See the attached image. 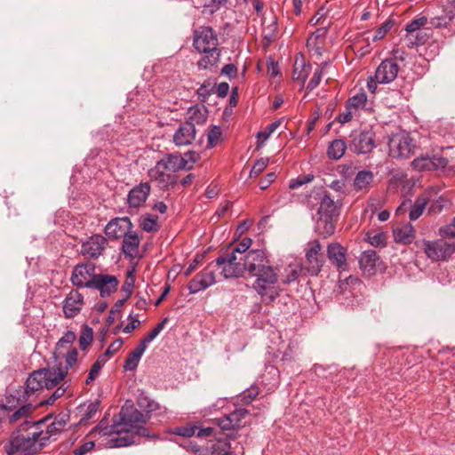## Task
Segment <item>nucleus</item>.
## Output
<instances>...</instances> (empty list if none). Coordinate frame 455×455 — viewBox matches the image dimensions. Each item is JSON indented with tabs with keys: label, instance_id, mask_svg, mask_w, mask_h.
I'll list each match as a JSON object with an SVG mask.
<instances>
[{
	"label": "nucleus",
	"instance_id": "obj_1",
	"mask_svg": "<svg viewBox=\"0 0 455 455\" xmlns=\"http://www.w3.org/2000/svg\"><path fill=\"white\" fill-rule=\"evenodd\" d=\"M138 405L145 411V413L132 405L123 408L119 413V419H115L112 425L107 426L104 420H101L90 432V435L99 434L110 437L107 443L109 448L131 445L135 443L134 435L148 436L149 431L144 425L150 419L149 412L156 409V403L146 396H140Z\"/></svg>",
	"mask_w": 455,
	"mask_h": 455
},
{
	"label": "nucleus",
	"instance_id": "obj_2",
	"mask_svg": "<svg viewBox=\"0 0 455 455\" xmlns=\"http://www.w3.org/2000/svg\"><path fill=\"white\" fill-rule=\"evenodd\" d=\"M44 425V420L23 421L12 432L4 446L7 455H35L47 443V437L42 436Z\"/></svg>",
	"mask_w": 455,
	"mask_h": 455
},
{
	"label": "nucleus",
	"instance_id": "obj_3",
	"mask_svg": "<svg viewBox=\"0 0 455 455\" xmlns=\"http://www.w3.org/2000/svg\"><path fill=\"white\" fill-rule=\"evenodd\" d=\"M77 350L75 347L69 349L66 355V365L44 368L32 372L27 379L25 392L28 395L43 388L52 389L62 381L68 373L69 367H72L77 361Z\"/></svg>",
	"mask_w": 455,
	"mask_h": 455
},
{
	"label": "nucleus",
	"instance_id": "obj_4",
	"mask_svg": "<svg viewBox=\"0 0 455 455\" xmlns=\"http://www.w3.org/2000/svg\"><path fill=\"white\" fill-rule=\"evenodd\" d=\"M265 263H268L267 251L258 240V294L268 304L278 297L279 290L275 285L277 282L275 270Z\"/></svg>",
	"mask_w": 455,
	"mask_h": 455
},
{
	"label": "nucleus",
	"instance_id": "obj_5",
	"mask_svg": "<svg viewBox=\"0 0 455 455\" xmlns=\"http://www.w3.org/2000/svg\"><path fill=\"white\" fill-rule=\"evenodd\" d=\"M256 253L254 251H250L248 255L245 256L244 262L239 260L228 251L218 257L213 263L217 269L220 270V275L225 278H234L239 276H254L256 269Z\"/></svg>",
	"mask_w": 455,
	"mask_h": 455
},
{
	"label": "nucleus",
	"instance_id": "obj_6",
	"mask_svg": "<svg viewBox=\"0 0 455 455\" xmlns=\"http://www.w3.org/2000/svg\"><path fill=\"white\" fill-rule=\"evenodd\" d=\"M181 156L169 154L156 162V165L150 168L148 175L151 181H155L161 188H168L177 182L176 172L180 171L182 165Z\"/></svg>",
	"mask_w": 455,
	"mask_h": 455
},
{
	"label": "nucleus",
	"instance_id": "obj_7",
	"mask_svg": "<svg viewBox=\"0 0 455 455\" xmlns=\"http://www.w3.org/2000/svg\"><path fill=\"white\" fill-rule=\"evenodd\" d=\"M415 144L404 131L393 134L388 141L389 156L393 158H408L413 153Z\"/></svg>",
	"mask_w": 455,
	"mask_h": 455
},
{
	"label": "nucleus",
	"instance_id": "obj_8",
	"mask_svg": "<svg viewBox=\"0 0 455 455\" xmlns=\"http://www.w3.org/2000/svg\"><path fill=\"white\" fill-rule=\"evenodd\" d=\"M305 270L311 276L318 275L325 262L323 246L318 240H313L307 243L305 249Z\"/></svg>",
	"mask_w": 455,
	"mask_h": 455
},
{
	"label": "nucleus",
	"instance_id": "obj_9",
	"mask_svg": "<svg viewBox=\"0 0 455 455\" xmlns=\"http://www.w3.org/2000/svg\"><path fill=\"white\" fill-rule=\"evenodd\" d=\"M348 148L356 154L370 153L375 147V135L369 131H354L349 136Z\"/></svg>",
	"mask_w": 455,
	"mask_h": 455
},
{
	"label": "nucleus",
	"instance_id": "obj_10",
	"mask_svg": "<svg viewBox=\"0 0 455 455\" xmlns=\"http://www.w3.org/2000/svg\"><path fill=\"white\" fill-rule=\"evenodd\" d=\"M422 243L426 255L432 260H444L455 251V247L444 240H423Z\"/></svg>",
	"mask_w": 455,
	"mask_h": 455
},
{
	"label": "nucleus",
	"instance_id": "obj_11",
	"mask_svg": "<svg viewBox=\"0 0 455 455\" xmlns=\"http://www.w3.org/2000/svg\"><path fill=\"white\" fill-rule=\"evenodd\" d=\"M295 348L296 344H286L278 333L274 332L272 344L267 347V354L275 359L280 357L281 361H291L293 359Z\"/></svg>",
	"mask_w": 455,
	"mask_h": 455
},
{
	"label": "nucleus",
	"instance_id": "obj_12",
	"mask_svg": "<svg viewBox=\"0 0 455 455\" xmlns=\"http://www.w3.org/2000/svg\"><path fill=\"white\" fill-rule=\"evenodd\" d=\"M95 273V265L91 262L79 264L73 269L70 281L76 287L92 288L90 285L93 282Z\"/></svg>",
	"mask_w": 455,
	"mask_h": 455
},
{
	"label": "nucleus",
	"instance_id": "obj_13",
	"mask_svg": "<svg viewBox=\"0 0 455 455\" xmlns=\"http://www.w3.org/2000/svg\"><path fill=\"white\" fill-rule=\"evenodd\" d=\"M215 268L214 264L211 263L196 275L188 285L189 292L194 294L214 284L216 282Z\"/></svg>",
	"mask_w": 455,
	"mask_h": 455
},
{
	"label": "nucleus",
	"instance_id": "obj_14",
	"mask_svg": "<svg viewBox=\"0 0 455 455\" xmlns=\"http://www.w3.org/2000/svg\"><path fill=\"white\" fill-rule=\"evenodd\" d=\"M193 44L198 52H209L217 49L218 39L209 27H202L195 31Z\"/></svg>",
	"mask_w": 455,
	"mask_h": 455
},
{
	"label": "nucleus",
	"instance_id": "obj_15",
	"mask_svg": "<svg viewBox=\"0 0 455 455\" xmlns=\"http://www.w3.org/2000/svg\"><path fill=\"white\" fill-rule=\"evenodd\" d=\"M434 191L431 188L428 191H426L424 194L420 195L417 197L414 204H411L410 200L404 201L396 210V213H403L406 211L407 208H410L409 218L411 220H418L421 214L423 213L427 204L430 200V196L432 192Z\"/></svg>",
	"mask_w": 455,
	"mask_h": 455
},
{
	"label": "nucleus",
	"instance_id": "obj_16",
	"mask_svg": "<svg viewBox=\"0 0 455 455\" xmlns=\"http://www.w3.org/2000/svg\"><path fill=\"white\" fill-rule=\"evenodd\" d=\"M248 411L244 408L235 409L217 419L219 427L225 431L235 430L246 424Z\"/></svg>",
	"mask_w": 455,
	"mask_h": 455
},
{
	"label": "nucleus",
	"instance_id": "obj_17",
	"mask_svg": "<svg viewBox=\"0 0 455 455\" xmlns=\"http://www.w3.org/2000/svg\"><path fill=\"white\" fill-rule=\"evenodd\" d=\"M132 228L133 225L131 220L128 217H123L110 220L106 225L104 232L109 239L119 240Z\"/></svg>",
	"mask_w": 455,
	"mask_h": 455
},
{
	"label": "nucleus",
	"instance_id": "obj_18",
	"mask_svg": "<svg viewBox=\"0 0 455 455\" xmlns=\"http://www.w3.org/2000/svg\"><path fill=\"white\" fill-rule=\"evenodd\" d=\"M106 245L107 240L103 235H94L82 243L81 253L87 259H97L102 254Z\"/></svg>",
	"mask_w": 455,
	"mask_h": 455
},
{
	"label": "nucleus",
	"instance_id": "obj_19",
	"mask_svg": "<svg viewBox=\"0 0 455 455\" xmlns=\"http://www.w3.org/2000/svg\"><path fill=\"white\" fill-rule=\"evenodd\" d=\"M399 66L394 59H386L381 61L375 71V78L379 84H389L398 75Z\"/></svg>",
	"mask_w": 455,
	"mask_h": 455
},
{
	"label": "nucleus",
	"instance_id": "obj_20",
	"mask_svg": "<svg viewBox=\"0 0 455 455\" xmlns=\"http://www.w3.org/2000/svg\"><path fill=\"white\" fill-rule=\"evenodd\" d=\"M326 251L328 259L338 271L347 270V251L344 246L339 243H331L328 244Z\"/></svg>",
	"mask_w": 455,
	"mask_h": 455
},
{
	"label": "nucleus",
	"instance_id": "obj_21",
	"mask_svg": "<svg viewBox=\"0 0 455 455\" xmlns=\"http://www.w3.org/2000/svg\"><path fill=\"white\" fill-rule=\"evenodd\" d=\"M151 191V187L148 182H141L132 188L127 196V204L129 209L138 210L147 201Z\"/></svg>",
	"mask_w": 455,
	"mask_h": 455
},
{
	"label": "nucleus",
	"instance_id": "obj_22",
	"mask_svg": "<svg viewBox=\"0 0 455 455\" xmlns=\"http://www.w3.org/2000/svg\"><path fill=\"white\" fill-rule=\"evenodd\" d=\"M84 296L76 290H72L62 303V310L66 318L77 315L84 307Z\"/></svg>",
	"mask_w": 455,
	"mask_h": 455
},
{
	"label": "nucleus",
	"instance_id": "obj_23",
	"mask_svg": "<svg viewBox=\"0 0 455 455\" xmlns=\"http://www.w3.org/2000/svg\"><path fill=\"white\" fill-rule=\"evenodd\" d=\"M90 285L97 289L101 297H108L117 290L118 280L114 275H97L93 276V282Z\"/></svg>",
	"mask_w": 455,
	"mask_h": 455
},
{
	"label": "nucleus",
	"instance_id": "obj_24",
	"mask_svg": "<svg viewBox=\"0 0 455 455\" xmlns=\"http://www.w3.org/2000/svg\"><path fill=\"white\" fill-rule=\"evenodd\" d=\"M196 127L191 122H185L180 125L173 134V142L178 147L188 146L196 139Z\"/></svg>",
	"mask_w": 455,
	"mask_h": 455
},
{
	"label": "nucleus",
	"instance_id": "obj_25",
	"mask_svg": "<svg viewBox=\"0 0 455 455\" xmlns=\"http://www.w3.org/2000/svg\"><path fill=\"white\" fill-rule=\"evenodd\" d=\"M341 203L339 198L335 199L327 192L323 194L320 200L318 215L328 218H337L339 214Z\"/></svg>",
	"mask_w": 455,
	"mask_h": 455
},
{
	"label": "nucleus",
	"instance_id": "obj_26",
	"mask_svg": "<svg viewBox=\"0 0 455 455\" xmlns=\"http://www.w3.org/2000/svg\"><path fill=\"white\" fill-rule=\"evenodd\" d=\"M140 243V238L138 234L130 229L123 237L122 251L124 254L130 259H134L138 255Z\"/></svg>",
	"mask_w": 455,
	"mask_h": 455
},
{
	"label": "nucleus",
	"instance_id": "obj_27",
	"mask_svg": "<svg viewBox=\"0 0 455 455\" xmlns=\"http://www.w3.org/2000/svg\"><path fill=\"white\" fill-rule=\"evenodd\" d=\"M378 260L379 256L375 251H365L362 253L359 259L360 268L367 275H373L375 274L376 263Z\"/></svg>",
	"mask_w": 455,
	"mask_h": 455
},
{
	"label": "nucleus",
	"instance_id": "obj_28",
	"mask_svg": "<svg viewBox=\"0 0 455 455\" xmlns=\"http://www.w3.org/2000/svg\"><path fill=\"white\" fill-rule=\"evenodd\" d=\"M395 241L402 244H410L415 237L414 228L411 223L396 227L393 230Z\"/></svg>",
	"mask_w": 455,
	"mask_h": 455
},
{
	"label": "nucleus",
	"instance_id": "obj_29",
	"mask_svg": "<svg viewBox=\"0 0 455 455\" xmlns=\"http://www.w3.org/2000/svg\"><path fill=\"white\" fill-rule=\"evenodd\" d=\"M204 55L198 61L197 65L200 69H210L217 68L220 60V52L218 49L210 50L209 52H202Z\"/></svg>",
	"mask_w": 455,
	"mask_h": 455
},
{
	"label": "nucleus",
	"instance_id": "obj_30",
	"mask_svg": "<svg viewBox=\"0 0 455 455\" xmlns=\"http://www.w3.org/2000/svg\"><path fill=\"white\" fill-rule=\"evenodd\" d=\"M67 424V419H66V415H59L58 417H56L53 421L49 424L47 427H46V429H43V434H45V435H42V436H46L47 437V442L50 441V439L60 434L65 427Z\"/></svg>",
	"mask_w": 455,
	"mask_h": 455
},
{
	"label": "nucleus",
	"instance_id": "obj_31",
	"mask_svg": "<svg viewBox=\"0 0 455 455\" xmlns=\"http://www.w3.org/2000/svg\"><path fill=\"white\" fill-rule=\"evenodd\" d=\"M146 349L140 344L127 355L124 360V371H132L137 369Z\"/></svg>",
	"mask_w": 455,
	"mask_h": 455
},
{
	"label": "nucleus",
	"instance_id": "obj_32",
	"mask_svg": "<svg viewBox=\"0 0 455 455\" xmlns=\"http://www.w3.org/2000/svg\"><path fill=\"white\" fill-rule=\"evenodd\" d=\"M316 229L324 238L331 236L335 231V218L319 216Z\"/></svg>",
	"mask_w": 455,
	"mask_h": 455
},
{
	"label": "nucleus",
	"instance_id": "obj_33",
	"mask_svg": "<svg viewBox=\"0 0 455 455\" xmlns=\"http://www.w3.org/2000/svg\"><path fill=\"white\" fill-rule=\"evenodd\" d=\"M302 269L303 267L300 262L295 260L294 262L290 263L284 268L283 283L289 284L296 281L300 275Z\"/></svg>",
	"mask_w": 455,
	"mask_h": 455
},
{
	"label": "nucleus",
	"instance_id": "obj_34",
	"mask_svg": "<svg viewBox=\"0 0 455 455\" xmlns=\"http://www.w3.org/2000/svg\"><path fill=\"white\" fill-rule=\"evenodd\" d=\"M282 123V118L277 119L267 125L260 132H258V149L265 144V142L271 137V135L280 127Z\"/></svg>",
	"mask_w": 455,
	"mask_h": 455
},
{
	"label": "nucleus",
	"instance_id": "obj_35",
	"mask_svg": "<svg viewBox=\"0 0 455 455\" xmlns=\"http://www.w3.org/2000/svg\"><path fill=\"white\" fill-rule=\"evenodd\" d=\"M346 149L347 144L343 140H334L327 149V155L331 159L339 160L344 156Z\"/></svg>",
	"mask_w": 455,
	"mask_h": 455
},
{
	"label": "nucleus",
	"instance_id": "obj_36",
	"mask_svg": "<svg viewBox=\"0 0 455 455\" xmlns=\"http://www.w3.org/2000/svg\"><path fill=\"white\" fill-rule=\"evenodd\" d=\"M373 177L371 171H360L354 180L355 188L356 190L367 189L373 181Z\"/></svg>",
	"mask_w": 455,
	"mask_h": 455
},
{
	"label": "nucleus",
	"instance_id": "obj_37",
	"mask_svg": "<svg viewBox=\"0 0 455 455\" xmlns=\"http://www.w3.org/2000/svg\"><path fill=\"white\" fill-rule=\"evenodd\" d=\"M188 115L189 119L188 122H191L194 124H203L207 119L206 109L204 106L200 107L196 105L189 108Z\"/></svg>",
	"mask_w": 455,
	"mask_h": 455
},
{
	"label": "nucleus",
	"instance_id": "obj_38",
	"mask_svg": "<svg viewBox=\"0 0 455 455\" xmlns=\"http://www.w3.org/2000/svg\"><path fill=\"white\" fill-rule=\"evenodd\" d=\"M367 102V95L365 92L356 93L355 95L350 97L346 105L347 108H350L355 111V113L358 112L361 109H363Z\"/></svg>",
	"mask_w": 455,
	"mask_h": 455
},
{
	"label": "nucleus",
	"instance_id": "obj_39",
	"mask_svg": "<svg viewBox=\"0 0 455 455\" xmlns=\"http://www.w3.org/2000/svg\"><path fill=\"white\" fill-rule=\"evenodd\" d=\"M140 227L146 232H156L159 229L158 217L146 214L140 219Z\"/></svg>",
	"mask_w": 455,
	"mask_h": 455
},
{
	"label": "nucleus",
	"instance_id": "obj_40",
	"mask_svg": "<svg viewBox=\"0 0 455 455\" xmlns=\"http://www.w3.org/2000/svg\"><path fill=\"white\" fill-rule=\"evenodd\" d=\"M251 239L244 238L238 244L233 247L231 251L228 252L231 254H235V258H238L239 260H243L244 262L245 256L248 255L246 251L251 247Z\"/></svg>",
	"mask_w": 455,
	"mask_h": 455
},
{
	"label": "nucleus",
	"instance_id": "obj_41",
	"mask_svg": "<svg viewBox=\"0 0 455 455\" xmlns=\"http://www.w3.org/2000/svg\"><path fill=\"white\" fill-rule=\"evenodd\" d=\"M427 19L426 17H420L409 22L405 28V30L407 31L406 38L409 36H413V33L419 31L421 28L427 25Z\"/></svg>",
	"mask_w": 455,
	"mask_h": 455
},
{
	"label": "nucleus",
	"instance_id": "obj_42",
	"mask_svg": "<svg viewBox=\"0 0 455 455\" xmlns=\"http://www.w3.org/2000/svg\"><path fill=\"white\" fill-rule=\"evenodd\" d=\"M32 407L30 404L23 405L20 407L18 410H16L14 412H12L9 416V421L11 423H14L18 420L24 419L26 420L28 415L31 412Z\"/></svg>",
	"mask_w": 455,
	"mask_h": 455
},
{
	"label": "nucleus",
	"instance_id": "obj_43",
	"mask_svg": "<svg viewBox=\"0 0 455 455\" xmlns=\"http://www.w3.org/2000/svg\"><path fill=\"white\" fill-rule=\"evenodd\" d=\"M200 159L199 153L196 151H188L185 154L184 156H181V160L183 163L182 165H185L184 167H180L181 170H190L193 168V165Z\"/></svg>",
	"mask_w": 455,
	"mask_h": 455
},
{
	"label": "nucleus",
	"instance_id": "obj_44",
	"mask_svg": "<svg viewBox=\"0 0 455 455\" xmlns=\"http://www.w3.org/2000/svg\"><path fill=\"white\" fill-rule=\"evenodd\" d=\"M81 411H84L82 418L79 420V424H84L86 420L94 417L98 411V403H90L88 405H83Z\"/></svg>",
	"mask_w": 455,
	"mask_h": 455
},
{
	"label": "nucleus",
	"instance_id": "obj_45",
	"mask_svg": "<svg viewBox=\"0 0 455 455\" xmlns=\"http://www.w3.org/2000/svg\"><path fill=\"white\" fill-rule=\"evenodd\" d=\"M451 204L450 201L443 196H439L434 200L428 209V212L433 214H437L443 211V208Z\"/></svg>",
	"mask_w": 455,
	"mask_h": 455
},
{
	"label": "nucleus",
	"instance_id": "obj_46",
	"mask_svg": "<svg viewBox=\"0 0 455 455\" xmlns=\"http://www.w3.org/2000/svg\"><path fill=\"white\" fill-rule=\"evenodd\" d=\"M92 328L85 326L82 333L79 337V346L82 350L86 349V347L92 343Z\"/></svg>",
	"mask_w": 455,
	"mask_h": 455
},
{
	"label": "nucleus",
	"instance_id": "obj_47",
	"mask_svg": "<svg viewBox=\"0 0 455 455\" xmlns=\"http://www.w3.org/2000/svg\"><path fill=\"white\" fill-rule=\"evenodd\" d=\"M327 65L328 64L326 62H323L321 64L320 68L315 70L312 78L310 79L309 83L307 85V91H312L319 85L322 79L323 71L327 67Z\"/></svg>",
	"mask_w": 455,
	"mask_h": 455
},
{
	"label": "nucleus",
	"instance_id": "obj_48",
	"mask_svg": "<svg viewBox=\"0 0 455 455\" xmlns=\"http://www.w3.org/2000/svg\"><path fill=\"white\" fill-rule=\"evenodd\" d=\"M221 138V130L219 126H213L207 134V147L213 148L215 147Z\"/></svg>",
	"mask_w": 455,
	"mask_h": 455
},
{
	"label": "nucleus",
	"instance_id": "obj_49",
	"mask_svg": "<svg viewBox=\"0 0 455 455\" xmlns=\"http://www.w3.org/2000/svg\"><path fill=\"white\" fill-rule=\"evenodd\" d=\"M432 158L430 157H418L413 160L412 165L415 169L419 171H424V170H432Z\"/></svg>",
	"mask_w": 455,
	"mask_h": 455
},
{
	"label": "nucleus",
	"instance_id": "obj_50",
	"mask_svg": "<svg viewBox=\"0 0 455 455\" xmlns=\"http://www.w3.org/2000/svg\"><path fill=\"white\" fill-rule=\"evenodd\" d=\"M427 34L419 30L413 33V36L407 37L408 46L413 47L415 45L424 44L427 40Z\"/></svg>",
	"mask_w": 455,
	"mask_h": 455
},
{
	"label": "nucleus",
	"instance_id": "obj_51",
	"mask_svg": "<svg viewBox=\"0 0 455 455\" xmlns=\"http://www.w3.org/2000/svg\"><path fill=\"white\" fill-rule=\"evenodd\" d=\"M394 26V21L391 20H387L384 22L375 32V35L372 38L373 41H378L382 39L392 28Z\"/></svg>",
	"mask_w": 455,
	"mask_h": 455
},
{
	"label": "nucleus",
	"instance_id": "obj_52",
	"mask_svg": "<svg viewBox=\"0 0 455 455\" xmlns=\"http://www.w3.org/2000/svg\"><path fill=\"white\" fill-rule=\"evenodd\" d=\"M196 427L187 425L175 427L173 430V434L183 437H191L196 435Z\"/></svg>",
	"mask_w": 455,
	"mask_h": 455
},
{
	"label": "nucleus",
	"instance_id": "obj_53",
	"mask_svg": "<svg viewBox=\"0 0 455 455\" xmlns=\"http://www.w3.org/2000/svg\"><path fill=\"white\" fill-rule=\"evenodd\" d=\"M76 339V334L74 331H68L64 333V335L59 339L57 343V349H60L67 346H70Z\"/></svg>",
	"mask_w": 455,
	"mask_h": 455
},
{
	"label": "nucleus",
	"instance_id": "obj_54",
	"mask_svg": "<svg viewBox=\"0 0 455 455\" xmlns=\"http://www.w3.org/2000/svg\"><path fill=\"white\" fill-rule=\"evenodd\" d=\"M261 25L262 27L277 26V17L272 10L262 14Z\"/></svg>",
	"mask_w": 455,
	"mask_h": 455
},
{
	"label": "nucleus",
	"instance_id": "obj_55",
	"mask_svg": "<svg viewBox=\"0 0 455 455\" xmlns=\"http://www.w3.org/2000/svg\"><path fill=\"white\" fill-rule=\"evenodd\" d=\"M313 180H314V176L311 175V174H307V175H304V176H299L296 180H292L290 182L289 188L291 189H295V188H299L300 186H302L304 184L311 182Z\"/></svg>",
	"mask_w": 455,
	"mask_h": 455
},
{
	"label": "nucleus",
	"instance_id": "obj_56",
	"mask_svg": "<svg viewBox=\"0 0 455 455\" xmlns=\"http://www.w3.org/2000/svg\"><path fill=\"white\" fill-rule=\"evenodd\" d=\"M307 47L310 52H313L314 54L317 56L322 55L323 52V44L319 41H315L314 37H308L307 41Z\"/></svg>",
	"mask_w": 455,
	"mask_h": 455
},
{
	"label": "nucleus",
	"instance_id": "obj_57",
	"mask_svg": "<svg viewBox=\"0 0 455 455\" xmlns=\"http://www.w3.org/2000/svg\"><path fill=\"white\" fill-rule=\"evenodd\" d=\"M94 442L93 441H87L84 442L83 444L79 445L78 447L75 448L73 450L74 455H85L90 451H92L94 447Z\"/></svg>",
	"mask_w": 455,
	"mask_h": 455
},
{
	"label": "nucleus",
	"instance_id": "obj_58",
	"mask_svg": "<svg viewBox=\"0 0 455 455\" xmlns=\"http://www.w3.org/2000/svg\"><path fill=\"white\" fill-rule=\"evenodd\" d=\"M355 111L351 110L350 108H347V105L345 106V110L341 112L336 118V120L341 124H347L350 122L355 115Z\"/></svg>",
	"mask_w": 455,
	"mask_h": 455
},
{
	"label": "nucleus",
	"instance_id": "obj_59",
	"mask_svg": "<svg viewBox=\"0 0 455 455\" xmlns=\"http://www.w3.org/2000/svg\"><path fill=\"white\" fill-rule=\"evenodd\" d=\"M123 339H116L115 341H113L108 347L106 349L105 354L109 358L112 357L123 346Z\"/></svg>",
	"mask_w": 455,
	"mask_h": 455
},
{
	"label": "nucleus",
	"instance_id": "obj_60",
	"mask_svg": "<svg viewBox=\"0 0 455 455\" xmlns=\"http://www.w3.org/2000/svg\"><path fill=\"white\" fill-rule=\"evenodd\" d=\"M430 24H431V26H433L435 28H447L448 25L450 24V19L445 18L444 14H443L441 16L433 18L430 21Z\"/></svg>",
	"mask_w": 455,
	"mask_h": 455
},
{
	"label": "nucleus",
	"instance_id": "obj_61",
	"mask_svg": "<svg viewBox=\"0 0 455 455\" xmlns=\"http://www.w3.org/2000/svg\"><path fill=\"white\" fill-rule=\"evenodd\" d=\"M440 234L445 237L455 238V217L451 224L440 228Z\"/></svg>",
	"mask_w": 455,
	"mask_h": 455
},
{
	"label": "nucleus",
	"instance_id": "obj_62",
	"mask_svg": "<svg viewBox=\"0 0 455 455\" xmlns=\"http://www.w3.org/2000/svg\"><path fill=\"white\" fill-rule=\"evenodd\" d=\"M101 366L99 365V363H93L90 369L88 377L85 380V384L89 385L91 382H92L100 374Z\"/></svg>",
	"mask_w": 455,
	"mask_h": 455
},
{
	"label": "nucleus",
	"instance_id": "obj_63",
	"mask_svg": "<svg viewBox=\"0 0 455 455\" xmlns=\"http://www.w3.org/2000/svg\"><path fill=\"white\" fill-rule=\"evenodd\" d=\"M276 178V175L275 172H269L266 175L264 180H260L258 181V187H259L260 189L264 190L269 187L271 183L275 181Z\"/></svg>",
	"mask_w": 455,
	"mask_h": 455
},
{
	"label": "nucleus",
	"instance_id": "obj_64",
	"mask_svg": "<svg viewBox=\"0 0 455 455\" xmlns=\"http://www.w3.org/2000/svg\"><path fill=\"white\" fill-rule=\"evenodd\" d=\"M267 74L270 76H276L280 73L278 63L275 62L272 58H268L267 61Z\"/></svg>",
	"mask_w": 455,
	"mask_h": 455
}]
</instances>
